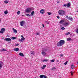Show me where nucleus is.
Returning a JSON list of instances; mask_svg holds the SVG:
<instances>
[{"label":"nucleus","mask_w":78,"mask_h":78,"mask_svg":"<svg viewBox=\"0 0 78 78\" xmlns=\"http://www.w3.org/2000/svg\"><path fill=\"white\" fill-rule=\"evenodd\" d=\"M47 50V48H44V49H43L42 51H46Z\"/></svg>","instance_id":"nucleus-24"},{"label":"nucleus","mask_w":78,"mask_h":78,"mask_svg":"<svg viewBox=\"0 0 78 78\" xmlns=\"http://www.w3.org/2000/svg\"><path fill=\"white\" fill-rule=\"evenodd\" d=\"M4 2L5 3H6V4H7V3H8L9 1H5Z\"/></svg>","instance_id":"nucleus-26"},{"label":"nucleus","mask_w":78,"mask_h":78,"mask_svg":"<svg viewBox=\"0 0 78 78\" xmlns=\"http://www.w3.org/2000/svg\"><path fill=\"white\" fill-rule=\"evenodd\" d=\"M5 41H11V39H10V38H5Z\"/></svg>","instance_id":"nucleus-12"},{"label":"nucleus","mask_w":78,"mask_h":78,"mask_svg":"<svg viewBox=\"0 0 78 78\" xmlns=\"http://www.w3.org/2000/svg\"><path fill=\"white\" fill-rule=\"evenodd\" d=\"M17 14L18 15H19V14H20V11H19L17 12Z\"/></svg>","instance_id":"nucleus-28"},{"label":"nucleus","mask_w":78,"mask_h":78,"mask_svg":"<svg viewBox=\"0 0 78 78\" xmlns=\"http://www.w3.org/2000/svg\"><path fill=\"white\" fill-rule=\"evenodd\" d=\"M70 34V32H68V33H66L65 34V35L66 36H67V35H69V34Z\"/></svg>","instance_id":"nucleus-25"},{"label":"nucleus","mask_w":78,"mask_h":78,"mask_svg":"<svg viewBox=\"0 0 78 78\" xmlns=\"http://www.w3.org/2000/svg\"><path fill=\"white\" fill-rule=\"evenodd\" d=\"M25 24V21H22L20 23V25L23 27Z\"/></svg>","instance_id":"nucleus-3"},{"label":"nucleus","mask_w":78,"mask_h":78,"mask_svg":"<svg viewBox=\"0 0 78 78\" xmlns=\"http://www.w3.org/2000/svg\"><path fill=\"white\" fill-rule=\"evenodd\" d=\"M37 35H39V33H37L36 34Z\"/></svg>","instance_id":"nucleus-44"},{"label":"nucleus","mask_w":78,"mask_h":78,"mask_svg":"<svg viewBox=\"0 0 78 78\" xmlns=\"http://www.w3.org/2000/svg\"><path fill=\"white\" fill-rule=\"evenodd\" d=\"M64 22V20H61L60 21V23H62L63 22Z\"/></svg>","instance_id":"nucleus-21"},{"label":"nucleus","mask_w":78,"mask_h":78,"mask_svg":"<svg viewBox=\"0 0 78 78\" xmlns=\"http://www.w3.org/2000/svg\"><path fill=\"white\" fill-rule=\"evenodd\" d=\"M70 73H71V75H73V72H70Z\"/></svg>","instance_id":"nucleus-38"},{"label":"nucleus","mask_w":78,"mask_h":78,"mask_svg":"<svg viewBox=\"0 0 78 78\" xmlns=\"http://www.w3.org/2000/svg\"><path fill=\"white\" fill-rule=\"evenodd\" d=\"M65 43L64 40H61L57 44V45L58 47H61Z\"/></svg>","instance_id":"nucleus-1"},{"label":"nucleus","mask_w":78,"mask_h":78,"mask_svg":"<svg viewBox=\"0 0 78 78\" xmlns=\"http://www.w3.org/2000/svg\"><path fill=\"white\" fill-rule=\"evenodd\" d=\"M25 11L26 12H30L31 11V9L28 8L27 9L25 10Z\"/></svg>","instance_id":"nucleus-4"},{"label":"nucleus","mask_w":78,"mask_h":78,"mask_svg":"<svg viewBox=\"0 0 78 78\" xmlns=\"http://www.w3.org/2000/svg\"><path fill=\"white\" fill-rule=\"evenodd\" d=\"M51 62H55V59H53L51 60Z\"/></svg>","instance_id":"nucleus-33"},{"label":"nucleus","mask_w":78,"mask_h":78,"mask_svg":"<svg viewBox=\"0 0 78 78\" xmlns=\"http://www.w3.org/2000/svg\"><path fill=\"white\" fill-rule=\"evenodd\" d=\"M45 23H48V24L49 23L47 21H46L45 22Z\"/></svg>","instance_id":"nucleus-41"},{"label":"nucleus","mask_w":78,"mask_h":78,"mask_svg":"<svg viewBox=\"0 0 78 78\" xmlns=\"http://www.w3.org/2000/svg\"><path fill=\"white\" fill-rule=\"evenodd\" d=\"M5 31V29L4 28H2L1 29V30H0V33L1 34H3L4 31Z\"/></svg>","instance_id":"nucleus-6"},{"label":"nucleus","mask_w":78,"mask_h":78,"mask_svg":"<svg viewBox=\"0 0 78 78\" xmlns=\"http://www.w3.org/2000/svg\"><path fill=\"white\" fill-rule=\"evenodd\" d=\"M19 44H15V46H18V45H19Z\"/></svg>","instance_id":"nucleus-42"},{"label":"nucleus","mask_w":78,"mask_h":78,"mask_svg":"<svg viewBox=\"0 0 78 78\" xmlns=\"http://www.w3.org/2000/svg\"><path fill=\"white\" fill-rule=\"evenodd\" d=\"M60 56H63V55H62V54H61L60 55Z\"/></svg>","instance_id":"nucleus-48"},{"label":"nucleus","mask_w":78,"mask_h":78,"mask_svg":"<svg viewBox=\"0 0 78 78\" xmlns=\"http://www.w3.org/2000/svg\"><path fill=\"white\" fill-rule=\"evenodd\" d=\"M34 11H32L31 13V15L32 16H33L34 15Z\"/></svg>","instance_id":"nucleus-20"},{"label":"nucleus","mask_w":78,"mask_h":78,"mask_svg":"<svg viewBox=\"0 0 78 78\" xmlns=\"http://www.w3.org/2000/svg\"><path fill=\"white\" fill-rule=\"evenodd\" d=\"M48 15H51V13L50 12H48Z\"/></svg>","instance_id":"nucleus-34"},{"label":"nucleus","mask_w":78,"mask_h":78,"mask_svg":"<svg viewBox=\"0 0 78 78\" xmlns=\"http://www.w3.org/2000/svg\"><path fill=\"white\" fill-rule=\"evenodd\" d=\"M54 69H56V68L54 67V68H52V70H54Z\"/></svg>","instance_id":"nucleus-36"},{"label":"nucleus","mask_w":78,"mask_h":78,"mask_svg":"<svg viewBox=\"0 0 78 78\" xmlns=\"http://www.w3.org/2000/svg\"><path fill=\"white\" fill-rule=\"evenodd\" d=\"M45 76V75H41L40 76V78H43Z\"/></svg>","instance_id":"nucleus-19"},{"label":"nucleus","mask_w":78,"mask_h":78,"mask_svg":"<svg viewBox=\"0 0 78 78\" xmlns=\"http://www.w3.org/2000/svg\"><path fill=\"white\" fill-rule=\"evenodd\" d=\"M19 55L20 56H22V57H23V56H24V55H23V53H22V52L20 53L19 54Z\"/></svg>","instance_id":"nucleus-13"},{"label":"nucleus","mask_w":78,"mask_h":78,"mask_svg":"<svg viewBox=\"0 0 78 78\" xmlns=\"http://www.w3.org/2000/svg\"><path fill=\"white\" fill-rule=\"evenodd\" d=\"M63 6H65V7H66L67 6V4H64Z\"/></svg>","instance_id":"nucleus-32"},{"label":"nucleus","mask_w":78,"mask_h":78,"mask_svg":"<svg viewBox=\"0 0 78 78\" xmlns=\"http://www.w3.org/2000/svg\"><path fill=\"white\" fill-rule=\"evenodd\" d=\"M2 65H3V62L0 61V69L2 68Z\"/></svg>","instance_id":"nucleus-10"},{"label":"nucleus","mask_w":78,"mask_h":78,"mask_svg":"<svg viewBox=\"0 0 78 78\" xmlns=\"http://www.w3.org/2000/svg\"><path fill=\"white\" fill-rule=\"evenodd\" d=\"M14 51H19V48H14Z\"/></svg>","instance_id":"nucleus-15"},{"label":"nucleus","mask_w":78,"mask_h":78,"mask_svg":"<svg viewBox=\"0 0 78 78\" xmlns=\"http://www.w3.org/2000/svg\"><path fill=\"white\" fill-rule=\"evenodd\" d=\"M44 12V9H42L40 11V13H41V14H43Z\"/></svg>","instance_id":"nucleus-16"},{"label":"nucleus","mask_w":78,"mask_h":78,"mask_svg":"<svg viewBox=\"0 0 78 78\" xmlns=\"http://www.w3.org/2000/svg\"><path fill=\"white\" fill-rule=\"evenodd\" d=\"M43 62H47L48 60L47 59H44L42 61Z\"/></svg>","instance_id":"nucleus-27"},{"label":"nucleus","mask_w":78,"mask_h":78,"mask_svg":"<svg viewBox=\"0 0 78 78\" xmlns=\"http://www.w3.org/2000/svg\"><path fill=\"white\" fill-rule=\"evenodd\" d=\"M76 33L78 34V28L76 30Z\"/></svg>","instance_id":"nucleus-39"},{"label":"nucleus","mask_w":78,"mask_h":78,"mask_svg":"<svg viewBox=\"0 0 78 78\" xmlns=\"http://www.w3.org/2000/svg\"><path fill=\"white\" fill-rule=\"evenodd\" d=\"M77 64H78V62H77Z\"/></svg>","instance_id":"nucleus-51"},{"label":"nucleus","mask_w":78,"mask_h":78,"mask_svg":"<svg viewBox=\"0 0 78 78\" xmlns=\"http://www.w3.org/2000/svg\"><path fill=\"white\" fill-rule=\"evenodd\" d=\"M77 12H78V10L77 11Z\"/></svg>","instance_id":"nucleus-52"},{"label":"nucleus","mask_w":78,"mask_h":78,"mask_svg":"<svg viewBox=\"0 0 78 78\" xmlns=\"http://www.w3.org/2000/svg\"><path fill=\"white\" fill-rule=\"evenodd\" d=\"M57 2V3H59V1Z\"/></svg>","instance_id":"nucleus-49"},{"label":"nucleus","mask_w":78,"mask_h":78,"mask_svg":"<svg viewBox=\"0 0 78 78\" xmlns=\"http://www.w3.org/2000/svg\"><path fill=\"white\" fill-rule=\"evenodd\" d=\"M27 16H30V15L29 14H26Z\"/></svg>","instance_id":"nucleus-37"},{"label":"nucleus","mask_w":78,"mask_h":78,"mask_svg":"<svg viewBox=\"0 0 78 78\" xmlns=\"http://www.w3.org/2000/svg\"><path fill=\"white\" fill-rule=\"evenodd\" d=\"M44 67L43 66L41 67V69H44Z\"/></svg>","instance_id":"nucleus-43"},{"label":"nucleus","mask_w":78,"mask_h":78,"mask_svg":"<svg viewBox=\"0 0 78 78\" xmlns=\"http://www.w3.org/2000/svg\"><path fill=\"white\" fill-rule=\"evenodd\" d=\"M67 41H72V39L71 38H67Z\"/></svg>","instance_id":"nucleus-17"},{"label":"nucleus","mask_w":78,"mask_h":78,"mask_svg":"<svg viewBox=\"0 0 78 78\" xmlns=\"http://www.w3.org/2000/svg\"><path fill=\"white\" fill-rule=\"evenodd\" d=\"M30 53L31 55H34V51H31Z\"/></svg>","instance_id":"nucleus-22"},{"label":"nucleus","mask_w":78,"mask_h":78,"mask_svg":"<svg viewBox=\"0 0 78 78\" xmlns=\"http://www.w3.org/2000/svg\"><path fill=\"white\" fill-rule=\"evenodd\" d=\"M21 39H20L19 40V41L20 42H22L23 41H24V40H25V38H24V37H23V35H21Z\"/></svg>","instance_id":"nucleus-7"},{"label":"nucleus","mask_w":78,"mask_h":78,"mask_svg":"<svg viewBox=\"0 0 78 78\" xmlns=\"http://www.w3.org/2000/svg\"><path fill=\"white\" fill-rule=\"evenodd\" d=\"M71 69H74V68H75V66H73V65H72L71 66Z\"/></svg>","instance_id":"nucleus-23"},{"label":"nucleus","mask_w":78,"mask_h":78,"mask_svg":"<svg viewBox=\"0 0 78 78\" xmlns=\"http://www.w3.org/2000/svg\"><path fill=\"white\" fill-rule=\"evenodd\" d=\"M12 39H13L14 40V39H16V37H12Z\"/></svg>","instance_id":"nucleus-29"},{"label":"nucleus","mask_w":78,"mask_h":78,"mask_svg":"<svg viewBox=\"0 0 78 78\" xmlns=\"http://www.w3.org/2000/svg\"><path fill=\"white\" fill-rule=\"evenodd\" d=\"M4 12L5 14H7L8 13V11L5 10V11H4Z\"/></svg>","instance_id":"nucleus-18"},{"label":"nucleus","mask_w":78,"mask_h":78,"mask_svg":"<svg viewBox=\"0 0 78 78\" xmlns=\"http://www.w3.org/2000/svg\"><path fill=\"white\" fill-rule=\"evenodd\" d=\"M43 67L45 68V67H46V65H44L43 66Z\"/></svg>","instance_id":"nucleus-40"},{"label":"nucleus","mask_w":78,"mask_h":78,"mask_svg":"<svg viewBox=\"0 0 78 78\" xmlns=\"http://www.w3.org/2000/svg\"><path fill=\"white\" fill-rule=\"evenodd\" d=\"M6 51V50L5 49H2L1 50V51Z\"/></svg>","instance_id":"nucleus-31"},{"label":"nucleus","mask_w":78,"mask_h":78,"mask_svg":"<svg viewBox=\"0 0 78 78\" xmlns=\"http://www.w3.org/2000/svg\"><path fill=\"white\" fill-rule=\"evenodd\" d=\"M41 54L42 55L44 56H45V55H46L47 54H46V53H45V51H42L41 52Z\"/></svg>","instance_id":"nucleus-9"},{"label":"nucleus","mask_w":78,"mask_h":78,"mask_svg":"<svg viewBox=\"0 0 78 78\" xmlns=\"http://www.w3.org/2000/svg\"><path fill=\"white\" fill-rule=\"evenodd\" d=\"M68 62L66 61V62H65V63H64V64L65 65H66V64H67V63Z\"/></svg>","instance_id":"nucleus-35"},{"label":"nucleus","mask_w":78,"mask_h":78,"mask_svg":"<svg viewBox=\"0 0 78 78\" xmlns=\"http://www.w3.org/2000/svg\"><path fill=\"white\" fill-rule=\"evenodd\" d=\"M69 22H65L63 23V25H64V26H66V27H67V26H68V25H69Z\"/></svg>","instance_id":"nucleus-8"},{"label":"nucleus","mask_w":78,"mask_h":78,"mask_svg":"<svg viewBox=\"0 0 78 78\" xmlns=\"http://www.w3.org/2000/svg\"><path fill=\"white\" fill-rule=\"evenodd\" d=\"M44 78H47V76H45Z\"/></svg>","instance_id":"nucleus-46"},{"label":"nucleus","mask_w":78,"mask_h":78,"mask_svg":"<svg viewBox=\"0 0 78 78\" xmlns=\"http://www.w3.org/2000/svg\"><path fill=\"white\" fill-rule=\"evenodd\" d=\"M67 8H69L70 6V5L71 4L70 3V2L69 3H67Z\"/></svg>","instance_id":"nucleus-14"},{"label":"nucleus","mask_w":78,"mask_h":78,"mask_svg":"<svg viewBox=\"0 0 78 78\" xmlns=\"http://www.w3.org/2000/svg\"><path fill=\"white\" fill-rule=\"evenodd\" d=\"M42 25L43 27H44V25L43 24H42Z\"/></svg>","instance_id":"nucleus-47"},{"label":"nucleus","mask_w":78,"mask_h":78,"mask_svg":"<svg viewBox=\"0 0 78 78\" xmlns=\"http://www.w3.org/2000/svg\"><path fill=\"white\" fill-rule=\"evenodd\" d=\"M61 29L62 30H65V28H64V27H62L61 28Z\"/></svg>","instance_id":"nucleus-30"},{"label":"nucleus","mask_w":78,"mask_h":78,"mask_svg":"<svg viewBox=\"0 0 78 78\" xmlns=\"http://www.w3.org/2000/svg\"><path fill=\"white\" fill-rule=\"evenodd\" d=\"M58 14L61 16H64L65 15V12L62 10H59L58 12Z\"/></svg>","instance_id":"nucleus-2"},{"label":"nucleus","mask_w":78,"mask_h":78,"mask_svg":"<svg viewBox=\"0 0 78 78\" xmlns=\"http://www.w3.org/2000/svg\"><path fill=\"white\" fill-rule=\"evenodd\" d=\"M66 18L68 19V20H71L72 21L73 20V18L71 16H66Z\"/></svg>","instance_id":"nucleus-5"},{"label":"nucleus","mask_w":78,"mask_h":78,"mask_svg":"<svg viewBox=\"0 0 78 78\" xmlns=\"http://www.w3.org/2000/svg\"><path fill=\"white\" fill-rule=\"evenodd\" d=\"M22 16H24V15H23Z\"/></svg>","instance_id":"nucleus-50"},{"label":"nucleus","mask_w":78,"mask_h":78,"mask_svg":"<svg viewBox=\"0 0 78 78\" xmlns=\"http://www.w3.org/2000/svg\"><path fill=\"white\" fill-rule=\"evenodd\" d=\"M12 30L13 31H14V33H17V30L14 28H12Z\"/></svg>","instance_id":"nucleus-11"},{"label":"nucleus","mask_w":78,"mask_h":78,"mask_svg":"<svg viewBox=\"0 0 78 78\" xmlns=\"http://www.w3.org/2000/svg\"><path fill=\"white\" fill-rule=\"evenodd\" d=\"M57 18L58 19H59V18H60V17L58 16H57Z\"/></svg>","instance_id":"nucleus-45"}]
</instances>
